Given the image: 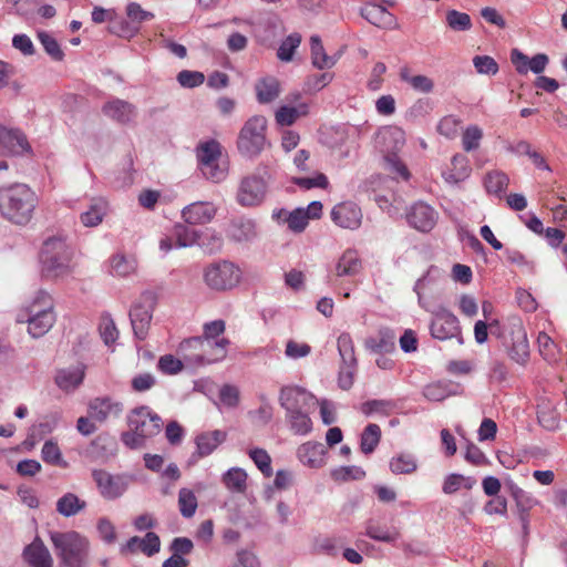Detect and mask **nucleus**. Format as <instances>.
<instances>
[{"label":"nucleus","mask_w":567,"mask_h":567,"mask_svg":"<svg viewBox=\"0 0 567 567\" xmlns=\"http://www.w3.org/2000/svg\"><path fill=\"white\" fill-rule=\"evenodd\" d=\"M508 183V175L502 171H491L484 177L486 192L498 197L505 193Z\"/></svg>","instance_id":"nucleus-42"},{"label":"nucleus","mask_w":567,"mask_h":567,"mask_svg":"<svg viewBox=\"0 0 567 567\" xmlns=\"http://www.w3.org/2000/svg\"><path fill=\"white\" fill-rule=\"evenodd\" d=\"M243 271L235 262L219 260L207 265L203 270L205 285L214 291L231 290L241 281Z\"/></svg>","instance_id":"nucleus-8"},{"label":"nucleus","mask_w":567,"mask_h":567,"mask_svg":"<svg viewBox=\"0 0 567 567\" xmlns=\"http://www.w3.org/2000/svg\"><path fill=\"white\" fill-rule=\"evenodd\" d=\"M110 210V205L104 197H92L87 207L80 214V223L87 228L97 227Z\"/></svg>","instance_id":"nucleus-24"},{"label":"nucleus","mask_w":567,"mask_h":567,"mask_svg":"<svg viewBox=\"0 0 567 567\" xmlns=\"http://www.w3.org/2000/svg\"><path fill=\"white\" fill-rule=\"evenodd\" d=\"M227 237L238 244L252 243L258 237L257 223L247 217L233 219L227 229Z\"/></svg>","instance_id":"nucleus-21"},{"label":"nucleus","mask_w":567,"mask_h":567,"mask_svg":"<svg viewBox=\"0 0 567 567\" xmlns=\"http://www.w3.org/2000/svg\"><path fill=\"white\" fill-rule=\"evenodd\" d=\"M473 65L478 74L495 75L499 70L495 59L489 55H475Z\"/></svg>","instance_id":"nucleus-63"},{"label":"nucleus","mask_w":567,"mask_h":567,"mask_svg":"<svg viewBox=\"0 0 567 567\" xmlns=\"http://www.w3.org/2000/svg\"><path fill=\"white\" fill-rule=\"evenodd\" d=\"M227 433L221 430L204 432L196 436L195 443L197 454L200 457L210 455L223 442H225Z\"/></svg>","instance_id":"nucleus-30"},{"label":"nucleus","mask_w":567,"mask_h":567,"mask_svg":"<svg viewBox=\"0 0 567 567\" xmlns=\"http://www.w3.org/2000/svg\"><path fill=\"white\" fill-rule=\"evenodd\" d=\"M247 472L241 467H231L221 476L225 487L231 493H244L247 488Z\"/></svg>","instance_id":"nucleus-38"},{"label":"nucleus","mask_w":567,"mask_h":567,"mask_svg":"<svg viewBox=\"0 0 567 567\" xmlns=\"http://www.w3.org/2000/svg\"><path fill=\"white\" fill-rule=\"evenodd\" d=\"M452 168L442 172V177L449 184H458L465 181L472 172L467 157L463 154H456L451 161Z\"/></svg>","instance_id":"nucleus-31"},{"label":"nucleus","mask_w":567,"mask_h":567,"mask_svg":"<svg viewBox=\"0 0 567 567\" xmlns=\"http://www.w3.org/2000/svg\"><path fill=\"white\" fill-rule=\"evenodd\" d=\"M462 121L455 115H446L437 124V132L449 140L455 138Z\"/></svg>","instance_id":"nucleus-62"},{"label":"nucleus","mask_w":567,"mask_h":567,"mask_svg":"<svg viewBox=\"0 0 567 567\" xmlns=\"http://www.w3.org/2000/svg\"><path fill=\"white\" fill-rule=\"evenodd\" d=\"M173 237L175 238L177 248L192 247L196 244V231L183 224L175 225Z\"/></svg>","instance_id":"nucleus-61"},{"label":"nucleus","mask_w":567,"mask_h":567,"mask_svg":"<svg viewBox=\"0 0 567 567\" xmlns=\"http://www.w3.org/2000/svg\"><path fill=\"white\" fill-rule=\"evenodd\" d=\"M205 339L202 337H193L181 342L178 352L183 357L185 364L193 368L204 367V343Z\"/></svg>","instance_id":"nucleus-26"},{"label":"nucleus","mask_w":567,"mask_h":567,"mask_svg":"<svg viewBox=\"0 0 567 567\" xmlns=\"http://www.w3.org/2000/svg\"><path fill=\"white\" fill-rule=\"evenodd\" d=\"M220 156L221 145L216 140L202 142L196 147V157L198 161V166L212 164L215 161H219Z\"/></svg>","instance_id":"nucleus-41"},{"label":"nucleus","mask_w":567,"mask_h":567,"mask_svg":"<svg viewBox=\"0 0 567 567\" xmlns=\"http://www.w3.org/2000/svg\"><path fill=\"white\" fill-rule=\"evenodd\" d=\"M110 274L116 277H128L137 268L136 259L133 256L115 254L109 260Z\"/></svg>","instance_id":"nucleus-35"},{"label":"nucleus","mask_w":567,"mask_h":567,"mask_svg":"<svg viewBox=\"0 0 567 567\" xmlns=\"http://www.w3.org/2000/svg\"><path fill=\"white\" fill-rule=\"evenodd\" d=\"M400 79L406 82L414 91L420 93H430L434 89V82L426 75H411L408 68L400 70Z\"/></svg>","instance_id":"nucleus-43"},{"label":"nucleus","mask_w":567,"mask_h":567,"mask_svg":"<svg viewBox=\"0 0 567 567\" xmlns=\"http://www.w3.org/2000/svg\"><path fill=\"white\" fill-rule=\"evenodd\" d=\"M103 113L120 123H128L136 115L135 106L126 101L114 99L103 105Z\"/></svg>","instance_id":"nucleus-28"},{"label":"nucleus","mask_w":567,"mask_h":567,"mask_svg":"<svg viewBox=\"0 0 567 567\" xmlns=\"http://www.w3.org/2000/svg\"><path fill=\"white\" fill-rule=\"evenodd\" d=\"M509 495L513 497L516 504L517 512H526L530 511L538 504L536 497H534L530 493L520 488L517 484L509 481L505 484Z\"/></svg>","instance_id":"nucleus-39"},{"label":"nucleus","mask_w":567,"mask_h":567,"mask_svg":"<svg viewBox=\"0 0 567 567\" xmlns=\"http://www.w3.org/2000/svg\"><path fill=\"white\" fill-rule=\"evenodd\" d=\"M23 558L32 567H53L52 556L40 538L24 548Z\"/></svg>","instance_id":"nucleus-27"},{"label":"nucleus","mask_w":567,"mask_h":567,"mask_svg":"<svg viewBox=\"0 0 567 567\" xmlns=\"http://www.w3.org/2000/svg\"><path fill=\"white\" fill-rule=\"evenodd\" d=\"M474 484L475 480L473 477L452 473L445 477L442 491L444 494L451 495L456 493L462 487L471 489Z\"/></svg>","instance_id":"nucleus-50"},{"label":"nucleus","mask_w":567,"mask_h":567,"mask_svg":"<svg viewBox=\"0 0 567 567\" xmlns=\"http://www.w3.org/2000/svg\"><path fill=\"white\" fill-rule=\"evenodd\" d=\"M156 305L157 296L150 290L142 292L133 302L128 316L134 337L137 340H145L148 336Z\"/></svg>","instance_id":"nucleus-9"},{"label":"nucleus","mask_w":567,"mask_h":567,"mask_svg":"<svg viewBox=\"0 0 567 567\" xmlns=\"http://www.w3.org/2000/svg\"><path fill=\"white\" fill-rule=\"evenodd\" d=\"M99 331L103 342L107 347H112L118 339V330L116 324L109 315L101 318Z\"/></svg>","instance_id":"nucleus-57"},{"label":"nucleus","mask_w":567,"mask_h":567,"mask_svg":"<svg viewBox=\"0 0 567 567\" xmlns=\"http://www.w3.org/2000/svg\"><path fill=\"white\" fill-rule=\"evenodd\" d=\"M50 539L63 567H89L90 542L78 532H51Z\"/></svg>","instance_id":"nucleus-3"},{"label":"nucleus","mask_w":567,"mask_h":567,"mask_svg":"<svg viewBox=\"0 0 567 567\" xmlns=\"http://www.w3.org/2000/svg\"><path fill=\"white\" fill-rule=\"evenodd\" d=\"M537 344L540 355L546 361L554 363L558 360V347L546 332L538 333Z\"/></svg>","instance_id":"nucleus-55"},{"label":"nucleus","mask_w":567,"mask_h":567,"mask_svg":"<svg viewBox=\"0 0 567 567\" xmlns=\"http://www.w3.org/2000/svg\"><path fill=\"white\" fill-rule=\"evenodd\" d=\"M248 455L266 477L272 475L271 457L266 450L255 447L249 450Z\"/></svg>","instance_id":"nucleus-58"},{"label":"nucleus","mask_w":567,"mask_h":567,"mask_svg":"<svg viewBox=\"0 0 567 567\" xmlns=\"http://www.w3.org/2000/svg\"><path fill=\"white\" fill-rule=\"evenodd\" d=\"M38 40L42 44L45 52L55 61H61L64 56L63 51L60 48L58 41L47 31H39Z\"/></svg>","instance_id":"nucleus-60"},{"label":"nucleus","mask_w":567,"mask_h":567,"mask_svg":"<svg viewBox=\"0 0 567 567\" xmlns=\"http://www.w3.org/2000/svg\"><path fill=\"white\" fill-rule=\"evenodd\" d=\"M311 62L319 70L332 68L336 60L326 53L321 38L317 34L310 37Z\"/></svg>","instance_id":"nucleus-37"},{"label":"nucleus","mask_w":567,"mask_h":567,"mask_svg":"<svg viewBox=\"0 0 567 567\" xmlns=\"http://www.w3.org/2000/svg\"><path fill=\"white\" fill-rule=\"evenodd\" d=\"M85 370L86 365L84 363L60 369L55 374V384L64 392L74 391L82 384Z\"/></svg>","instance_id":"nucleus-25"},{"label":"nucleus","mask_w":567,"mask_h":567,"mask_svg":"<svg viewBox=\"0 0 567 567\" xmlns=\"http://www.w3.org/2000/svg\"><path fill=\"white\" fill-rule=\"evenodd\" d=\"M30 151L31 146L20 130L0 127V155H22Z\"/></svg>","instance_id":"nucleus-18"},{"label":"nucleus","mask_w":567,"mask_h":567,"mask_svg":"<svg viewBox=\"0 0 567 567\" xmlns=\"http://www.w3.org/2000/svg\"><path fill=\"white\" fill-rule=\"evenodd\" d=\"M286 421L290 431L296 435L306 436L312 431V421L308 409L286 412Z\"/></svg>","instance_id":"nucleus-34"},{"label":"nucleus","mask_w":567,"mask_h":567,"mask_svg":"<svg viewBox=\"0 0 567 567\" xmlns=\"http://www.w3.org/2000/svg\"><path fill=\"white\" fill-rule=\"evenodd\" d=\"M313 395L298 385H285L279 392V404L285 412L307 409L313 400Z\"/></svg>","instance_id":"nucleus-17"},{"label":"nucleus","mask_w":567,"mask_h":567,"mask_svg":"<svg viewBox=\"0 0 567 567\" xmlns=\"http://www.w3.org/2000/svg\"><path fill=\"white\" fill-rule=\"evenodd\" d=\"M301 43V35L298 32L289 34L285 40L281 41L278 50L277 58L281 62H290L293 59L295 51Z\"/></svg>","instance_id":"nucleus-52"},{"label":"nucleus","mask_w":567,"mask_h":567,"mask_svg":"<svg viewBox=\"0 0 567 567\" xmlns=\"http://www.w3.org/2000/svg\"><path fill=\"white\" fill-rule=\"evenodd\" d=\"M42 460L50 464L60 467H66L68 463L63 460L61 450L56 442L49 440L45 441L41 450Z\"/></svg>","instance_id":"nucleus-54"},{"label":"nucleus","mask_w":567,"mask_h":567,"mask_svg":"<svg viewBox=\"0 0 567 567\" xmlns=\"http://www.w3.org/2000/svg\"><path fill=\"white\" fill-rule=\"evenodd\" d=\"M417 468V462L412 454L401 453L390 461V470L393 474H411Z\"/></svg>","instance_id":"nucleus-48"},{"label":"nucleus","mask_w":567,"mask_h":567,"mask_svg":"<svg viewBox=\"0 0 567 567\" xmlns=\"http://www.w3.org/2000/svg\"><path fill=\"white\" fill-rule=\"evenodd\" d=\"M460 385L450 381H437L423 388V395L426 400L440 402L449 396L458 394Z\"/></svg>","instance_id":"nucleus-33"},{"label":"nucleus","mask_w":567,"mask_h":567,"mask_svg":"<svg viewBox=\"0 0 567 567\" xmlns=\"http://www.w3.org/2000/svg\"><path fill=\"white\" fill-rule=\"evenodd\" d=\"M17 320L28 323V332L32 338L44 336L55 322L52 297L47 291H38L27 307V315H19Z\"/></svg>","instance_id":"nucleus-6"},{"label":"nucleus","mask_w":567,"mask_h":567,"mask_svg":"<svg viewBox=\"0 0 567 567\" xmlns=\"http://www.w3.org/2000/svg\"><path fill=\"white\" fill-rule=\"evenodd\" d=\"M217 210L213 202H194L182 209V218L188 225H205L215 218Z\"/></svg>","instance_id":"nucleus-19"},{"label":"nucleus","mask_w":567,"mask_h":567,"mask_svg":"<svg viewBox=\"0 0 567 567\" xmlns=\"http://www.w3.org/2000/svg\"><path fill=\"white\" fill-rule=\"evenodd\" d=\"M223 236L215 230H208L202 238L199 246L204 249L205 252L212 255L219 252L223 248Z\"/></svg>","instance_id":"nucleus-64"},{"label":"nucleus","mask_w":567,"mask_h":567,"mask_svg":"<svg viewBox=\"0 0 567 567\" xmlns=\"http://www.w3.org/2000/svg\"><path fill=\"white\" fill-rule=\"evenodd\" d=\"M86 507V502L74 493H65L56 501V512L63 517H72Z\"/></svg>","instance_id":"nucleus-36"},{"label":"nucleus","mask_w":567,"mask_h":567,"mask_svg":"<svg viewBox=\"0 0 567 567\" xmlns=\"http://www.w3.org/2000/svg\"><path fill=\"white\" fill-rule=\"evenodd\" d=\"M424 309L432 315L430 332L434 339L445 341L457 338L458 342L463 343L460 321L454 313L443 306L431 308L427 305Z\"/></svg>","instance_id":"nucleus-10"},{"label":"nucleus","mask_w":567,"mask_h":567,"mask_svg":"<svg viewBox=\"0 0 567 567\" xmlns=\"http://www.w3.org/2000/svg\"><path fill=\"white\" fill-rule=\"evenodd\" d=\"M511 61L518 74H527L528 71L540 74L545 71L549 59L545 53H537L529 59L518 49H513L511 52Z\"/></svg>","instance_id":"nucleus-20"},{"label":"nucleus","mask_w":567,"mask_h":567,"mask_svg":"<svg viewBox=\"0 0 567 567\" xmlns=\"http://www.w3.org/2000/svg\"><path fill=\"white\" fill-rule=\"evenodd\" d=\"M337 346L339 355L341 358V364L338 374V385L342 390H349L353 385L358 367L354 353V344L350 333L342 332L338 337Z\"/></svg>","instance_id":"nucleus-11"},{"label":"nucleus","mask_w":567,"mask_h":567,"mask_svg":"<svg viewBox=\"0 0 567 567\" xmlns=\"http://www.w3.org/2000/svg\"><path fill=\"white\" fill-rule=\"evenodd\" d=\"M255 92L258 103L269 104L279 97L281 85L277 78L269 75L256 82Z\"/></svg>","instance_id":"nucleus-29"},{"label":"nucleus","mask_w":567,"mask_h":567,"mask_svg":"<svg viewBox=\"0 0 567 567\" xmlns=\"http://www.w3.org/2000/svg\"><path fill=\"white\" fill-rule=\"evenodd\" d=\"M109 31L120 38L131 39L138 33L140 27L132 23L130 19L113 18L110 19Z\"/></svg>","instance_id":"nucleus-47"},{"label":"nucleus","mask_w":567,"mask_h":567,"mask_svg":"<svg viewBox=\"0 0 567 567\" xmlns=\"http://www.w3.org/2000/svg\"><path fill=\"white\" fill-rule=\"evenodd\" d=\"M330 476L336 482L360 481L365 477V472L360 466L348 465L332 468Z\"/></svg>","instance_id":"nucleus-53"},{"label":"nucleus","mask_w":567,"mask_h":567,"mask_svg":"<svg viewBox=\"0 0 567 567\" xmlns=\"http://www.w3.org/2000/svg\"><path fill=\"white\" fill-rule=\"evenodd\" d=\"M127 425L128 431L121 434V441L126 447L137 450L161 432L163 420L150 406L141 405L128 413Z\"/></svg>","instance_id":"nucleus-2"},{"label":"nucleus","mask_w":567,"mask_h":567,"mask_svg":"<svg viewBox=\"0 0 567 567\" xmlns=\"http://www.w3.org/2000/svg\"><path fill=\"white\" fill-rule=\"evenodd\" d=\"M309 106L307 103H300L297 106H280L276 113L275 118L278 125L290 126L298 117L307 115Z\"/></svg>","instance_id":"nucleus-40"},{"label":"nucleus","mask_w":567,"mask_h":567,"mask_svg":"<svg viewBox=\"0 0 567 567\" xmlns=\"http://www.w3.org/2000/svg\"><path fill=\"white\" fill-rule=\"evenodd\" d=\"M365 348L375 353L388 352L394 348V336L388 330H380L378 336L365 340Z\"/></svg>","instance_id":"nucleus-44"},{"label":"nucleus","mask_w":567,"mask_h":567,"mask_svg":"<svg viewBox=\"0 0 567 567\" xmlns=\"http://www.w3.org/2000/svg\"><path fill=\"white\" fill-rule=\"evenodd\" d=\"M198 506L197 497L189 488H181L178 492V508L183 517L190 518Z\"/></svg>","instance_id":"nucleus-51"},{"label":"nucleus","mask_w":567,"mask_h":567,"mask_svg":"<svg viewBox=\"0 0 567 567\" xmlns=\"http://www.w3.org/2000/svg\"><path fill=\"white\" fill-rule=\"evenodd\" d=\"M362 269V260L355 249L348 248L337 259L330 272L338 277H354Z\"/></svg>","instance_id":"nucleus-23"},{"label":"nucleus","mask_w":567,"mask_h":567,"mask_svg":"<svg viewBox=\"0 0 567 567\" xmlns=\"http://www.w3.org/2000/svg\"><path fill=\"white\" fill-rule=\"evenodd\" d=\"M395 409V403L392 400H369L361 404V412L367 416L374 414L388 416Z\"/></svg>","instance_id":"nucleus-49"},{"label":"nucleus","mask_w":567,"mask_h":567,"mask_svg":"<svg viewBox=\"0 0 567 567\" xmlns=\"http://www.w3.org/2000/svg\"><path fill=\"white\" fill-rule=\"evenodd\" d=\"M274 172L269 163L261 162L256 169L244 176L238 185L236 202L241 207L259 206L266 198Z\"/></svg>","instance_id":"nucleus-5"},{"label":"nucleus","mask_w":567,"mask_h":567,"mask_svg":"<svg viewBox=\"0 0 567 567\" xmlns=\"http://www.w3.org/2000/svg\"><path fill=\"white\" fill-rule=\"evenodd\" d=\"M267 118L262 115L250 116L240 128L236 147L238 153L247 159L257 158L266 148Z\"/></svg>","instance_id":"nucleus-7"},{"label":"nucleus","mask_w":567,"mask_h":567,"mask_svg":"<svg viewBox=\"0 0 567 567\" xmlns=\"http://www.w3.org/2000/svg\"><path fill=\"white\" fill-rule=\"evenodd\" d=\"M92 478L99 494L106 501H114L122 497L130 485V478L126 475H114L100 468L92 471Z\"/></svg>","instance_id":"nucleus-12"},{"label":"nucleus","mask_w":567,"mask_h":567,"mask_svg":"<svg viewBox=\"0 0 567 567\" xmlns=\"http://www.w3.org/2000/svg\"><path fill=\"white\" fill-rule=\"evenodd\" d=\"M327 449L320 442L308 441L297 450L298 460L310 468H320L326 465Z\"/></svg>","instance_id":"nucleus-22"},{"label":"nucleus","mask_w":567,"mask_h":567,"mask_svg":"<svg viewBox=\"0 0 567 567\" xmlns=\"http://www.w3.org/2000/svg\"><path fill=\"white\" fill-rule=\"evenodd\" d=\"M509 334L511 340L507 342L508 355L516 363L525 365L529 359V343L520 320L512 322Z\"/></svg>","instance_id":"nucleus-13"},{"label":"nucleus","mask_w":567,"mask_h":567,"mask_svg":"<svg viewBox=\"0 0 567 567\" xmlns=\"http://www.w3.org/2000/svg\"><path fill=\"white\" fill-rule=\"evenodd\" d=\"M38 203V195L24 183L0 187V215L13 225H28L33 218Z\"/></svg>","instance_id":"nucleus-1"},{"label":"nucleus","mask_w":567,"mask_h":567,"mask_svg":"<svg viewBox=\"0 0 567 567\" xmlns=\"http://www.w3.org/2000/svg\"><path fill=\"white\" fill-rule=\"evenodd\" d=\"M204 344V365L221 362L227 357L228 346L230 341L227 338H219L218 340L205 339Z\"/></svg>","instance_id":"nucleus-32"},{"label":"nucleus","mask_w":567,"mask_h":567,"mask_svg":"<svg viewBox=\"0 0 567 567\" xmlns=\"http://www.w3.org/2000/svg\"><path fill=\"white\" fill-rule=\"evenodd\" d=\"M483 130L478 125H468L462 134V147L465 152H473L480 147Z\"/></svg>","instance_id":"nucleus-56"},{"label":"nucleus","mask_w":567,"mask_h":567,"mask_svg":"<svg viewBox=\"0 0 567 567\" xmlns=\"http://www.w3.org/2000/svg\"><path fill=\"white\" fill-rule=\"evenodd\" d=\"M409 225L419 231L427 233L437 221V212L424 202L413 204L406 213Z\"/></svg>","instance_id":"nucleus-15"},{"label":"nucleus","mask_w":567,"mask_h":567,"mask_svg":"<svg viewBox=\"0 0 567 567\" xmlns=\"http://www.w3.org/2000/svg\"><path fill=\"white\" fill-rule=\"evenodd\" d=\"M381 440V429L378 424L370 423L365 426L360 439V449L364 454H371Z\"/></svg>","instance_id":"nucleus-45"},{"label":"nucleus","mask_w":567,"mask_h":567,"mask_svg":"<svg viewBox=\"0 0 567 567\" xmlns=\"http://www.w3.org/2000/svg\"><path fill=\"white\" fill-rule=\"evenodd\" d=\"M74 250L64 238H48L40 252L41 275L48 279L68 276L72 271Z\"/></svg>","instance_id":"nucleus-4"},{"label":"nucleus","mask_w":567,"mask_h":567,"mask_svg":"<svg viewBox=\"0 0 567 567\" xmlns=\"http://www.w3.org/2000/svg\"><path fill=\"white\" fill-rule=\"evenodd\" d=\"M332 221L344 229H358L362 224L361 208L353 202L347 200L337 204L331 210Z\"/></svg>","instance_id":"nucleus-16"},{"label":"nucleus","mask_w":567,"mask_h":567,"mask_svg":"<svg viewBox=\"0 0 567 567\" xmlns=\"http://www.w3.org/2000/svg\"><path fill=\"white\" fill-rule=\"evenodd\" d=\"M446 23L453 31H467L472 28L471 17L455 9L446 12Z\"/></svg>","instance_id":"nucleus-59"},{"label":"nucleus","mask_w":567,"mask_h":567,"mask_svg":"<svg viewBox=\"0 0 567 567\" xmlns=\"http://www.w3.org/2000/svg\"><path fill=\"white\" fill-rule=\"evenodd\" d=\"M123 403L111 396H97L87 405V414L92 421L105 423L110 419H117L123 413Z\"/></svg>","instance_id":"nucleus-14"},{"label":"nucleus","mask_w":567,"mask_h":567,"mask_svg":"<svg viewBox=\"0 0 567 567\" xmlns=\"http://www.w3.org/2000/svg\"><path fill=\"white\" fill-rule=\"evenodd\" d=\"M442 277V271L435 266H431L426 274L419 278L413 287L414 292L417 295V302L420 307L425 308L427 303L424 301L422 291L426 286L434 284Z\"/></svg>","instance_id":"nucleus-46"}]
</instances>
